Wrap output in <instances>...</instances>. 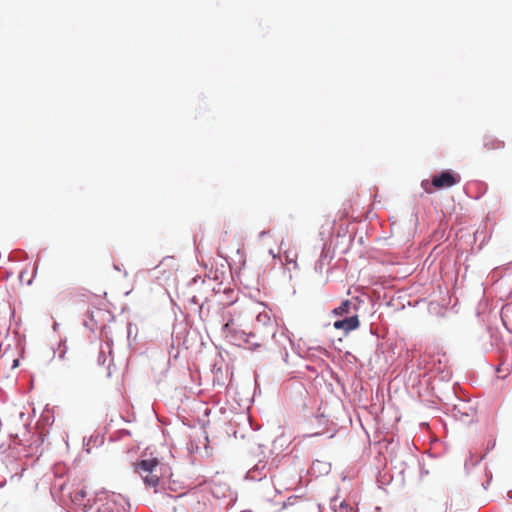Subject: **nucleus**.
Instances as JSON below:
<instances>
[{
	"label": "nucleus",
	"instance_id": "1a4fd4ad",
	"mask_svg": "<svg viewBox=\"0 0 512 512\" xmlns=\"http://www.w3.org/2000/svg\"><path fill=\"white\" fill-rule=\"evenodd\" d=\"M351 308V301L350 300H344L340 306L336 307L332 313L335 316L341 317L343 315L349 314Z\"/></svg>",
	"mask_w": 512,
	"mask_h": 512
},
{
	"label": "nucleus",
	"instance_id": "39448f33",
	"mask_svg": "<svg viewBox=\"0 0 512 512\" xmlns=\"http://www.w3.org/2000/svg\"><path fill=\"white\" fill-rule=\"evenodd\" d=\"M460 182V176L457 173L446 170L439 174H435L431 181L424 180L421 183L422 188L428 194L434 193L436 190L450 188Z\"/></svg>",
	"mask_w": 512,
	"mask_h": 512
},
{
	"label": "nucleus",
	"instance_id": "0eeeda50",
	"mask_svg": "<svg viewBox=\"0 0 512 512\" xmlns=\"http://www.w3.org/2000/svg\"><path fill=\"white\" fill-rule=\"evenodd\" d=\"M229 234L228 232L226 231L224 233V235L222 236L221 238V242H220V245L218 247V254L221 256V257H228L229 254H232V253H239L240 252V244L239 243H236L235 245L229 243Z\"/></svg>",
	"mask_w": 512,
	"mask_h": 512
},
{
	"label": "nucleus",
	"instance_id": "20e7f679",
	"mask_svg": "<svg viewBox=\"0 0 512 512\" xmlns=\"http://www.w3.org/2000/svg\"><path fill=\"white\" fill-rule=\"evenodd\" d=\"M134 467L147 486H158L161 474L159 473V460L157 458L143 459L135 463Z\"/></svg>",
	"mask_w": 512,
	"mask_h": 512
},
{
	"label": "nucleus",
	"instance_id": "6e6552de",
	"mask_svg": "<svg viewBox=\"0 0 512 512\" xmlns=\"http://www.w3.org/2000/svg\"><path fill=\"white\" fill-rule=\"evenodd\" d=\"M483 147L486 150H497L504 147V142L492 136H485L483 138Z\"/></svg>",
	"mask_w": 512,
	"mask_h": 512
},
{
	"label": "nucleus",
	"instance_id": "9d476101",
	"mask_svg": "<svg viewBox=\"0 0 512 512\" xmlns=\"http://www.w3.org/2000/svg\"><path fill=\"white\" fill-rule=\"evenodd\" d=\"M115 504V502L113 500H109L106 505H105V509L103 512H113V507L112 505ZM125 509L122 508V511L118 510L117 512H124Z\"/></svg>",
	"mask_w": 512,
	"mask_h": 512
},
{
	"label": "nucleus",
	"instance_id": "f03ea898",
	"mask_svg": "<svg viewBox=\"0 0 512 512\" xmlns=\"http://www.w3.org/2000/svg\"><path fill=\"white\" fill-rule=\"evenodd\" d=\"M224 320L223 334L236 345L254 350L266 344V342H261L259 333L256 330L253 329L249 333L245 332L242 329L244 325H239V322L234 317L227 316L224 313Z\"/></svg>",
	"mask_w": 512,
	"mask_h": 512
},
{
	"label": "nucleus",
	"instance_id": "423d86ee",
	"mask_svg": "<svg viewBox=\"0 0 512 512\" xmlns=\"http://www.w3.org/2000/svg\"><path fill=\"white\" fill-rule=\"evenodd\" d=\"M360 320L357 315H353L333 323V327L337 330H342L344 335L347 336L351 331L358 329Z\"/></svg>",
	"mask_w": 512,
	"mask_h": 512
},
{
	"label": "nucleus",
	"instance_id": "f257e3e1",
	"mask_svg": "<svg viewBox=\"0 0 512 512\" xmlns=\"http://www.w3.org/2000/svg\"><path fill=\"white\" fill-rule=\"evenodd\" d=\"M227 316L234 317L239 325H245L255 318L253 329L259 333L261 342H267L276 334V325L272 320L266 306L261 302L248 300L236 302L231 310L225 312Z\"/></svg>",
	"mask_w": 512,
	"mask_h": 512
},
{
	"label": "nucleus",
	"instance_id": "9b49d317",
	"mask_svg": "<svg viewBox=\"0 0 512 512\" xmlns=\"http://www.w3.org/2000/svg\"><path fill=\"white\" fill-rule=\"evenodd\" d=\"M340 506H341V508H342V509H345V510H346V512H349L350 510H352V508H351L348 504H346V503H344V502H343V503H341V505H340Z\"/></svg>",
	"mask_w": 512,
	"mask_h": 512
},
{
	"label": "nucleus",
	"instance_id": "7ed1b4c3",
	"mask_svg": "<svg viewBox=\"0 0 512 512\" xmlns=\"http://www.w3.org/2000/svg\"><path fill=\"white\" fill-rule=\"evenodd\" d=\"M69 500L66 505L70 512H93L96 508V497L88 493L83 483L72 484L68 490Z\"/></svg>",
	"mask_w": 512,
	"mask_h": 512
}]
</instances>
